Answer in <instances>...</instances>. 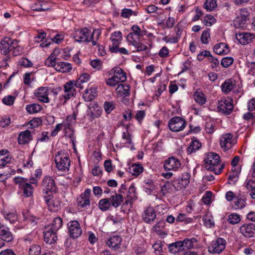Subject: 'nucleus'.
<instances>
[{
    "instance_id": "obj_1",
    "label": "nucleus",
    "mask_w": 255,
    "mask_h": 255,
    "mask_svg": "<svg viewBox=\"0 0 255 255\" xmlns=\"http://www.w3.org/2000/svg\"><path fill=\"white\" fill-rule=\"evenodd\" d=\"M131 32L128 35L127 39L129 44L134 46L136 52L145 51L147 47L144 44H139L137 42L133 41V36H136L137 38H140L146 35L147 31L144 29H141L137 25H133L131 28Z\"/></svg>"
},
{
    "instance_id": "obj_2",
    "label": "nucleus",
    "mask_w": 255,
    "mask_h": 255,
    "mask_svg": "<svg viewBox=\"0 0 255 255\" xmlns=\"http://www.w3.org/2000/svg\"><path fill=\"white\" fill-rule=\"evenodd\" d=\"M219 155L214 152L209 153L207 157L204 159L205 168L208 170L213 171L216 175L220 174L224 166L220 163Z\"/></svg>"
},
{
    "instance_id": "obj_3",
    "label": "nucleus",
    "mask_w": 255,
    "mask_h": 255,
    "mask_svg": "<svg viewBox=\"0 0 255 255\" xmlns=\"http://www.w3.org/2000/svg\"><path fill=\"white\" fill-rule=\"evenodd\" d=\"M85 83L82 80L79 78L76 81H70L66 83L64 85V94L62 95L60 98V100L62 101L64 100L63 104L66 103L67 100L70 99L71 97H73L75 94V89L74 87L82 89L83 87L81 85Z\"/></svg>"
},
{
    "instance_id": "obj_4",
    "label": "nucleus",
    "mask_w": 255,
    "mask_h": 255,
    "mask_svg": "<svg viewBox=\"0 0 255 255\" xmlns=\"http://www.w3.org/2000/svg\"><path fill=\"white\" fill-rule=\"evenodd\" d=\"M55 161L58 170L69 171L71 160L67 152L62 150L58 151L55 154Z\"/></svg>"
},
{
    "instance_id": "obj_5",
    "label": "nucleus",
    "mask_w": 255,
    "mask_h": 255,
    "mask_svg": "<svg viewBox=\"0 0 255 255\" xmlns=\"http://www.w3.org/2000/svg\"><path fill=\"white\" fill-rule=\"evenodd\" d=\"M94 33L87 28L75 29L72 33V37L78 42H90L93 38Z\"/></svg>"
},
{
    "instance_id": "obj_6",
    "label": "nucleus",
    "mask_w": 255,
    "mask_h": 255,
    "mask_svg": "<svg viewBox=\"0 0 255 255\" xmlns=\"http://www.w3.org/2000/svg\"><path fill=\"white\" fill-rule=\"evenodd\" d=\"M18 188L23 191V195L25 197L31 196L33 194V188L31 184L28 183L27 179L21 177H15L13 179Z\"/></svg>"
},
{
    "instance_id": "obj_7",
    "label": "nucleus",
    "mask_w": 255,
    "mask_h": 255,
    "mask_svg": "<svg viewBox=\"0 0 255 255\" xmlns=\"http://www.w3.org/2000/svg\"><path fill=\"white\" fill-rule=\"evenodd\" d=\"M187 123L185 119L180 117H174L168 122L169 129L174 132L183 130L186 126Z\"/></svg>"
},
{
    "instance_id": "obj_8",
    "label": "nucleus",
    "mask_w": 255,
    "mask_h": 255,
    "mask_svg": "<svg viewBox=\"0 0 255 255\" xmlns=\"http://www.w3.org/2000/svg\"><path fill=\"white\" fill-rule=\"evenodd\" d=\"M43 197L48 195H52L56 191V186L54 179L50 176H45L42 181Z\"/></svg>"
},
{
    "instance_id": "obj_9",
    "label": "nucleus",
    "mask_w": 255,
    "mask_h": 255,
    "mask_svg": "<svg viewBox=\"0 0 255 255\" xmlns=\"http://www.w3.org/2000/svg\"><path fill=\"white\" fill-rule=\"evenodd\" d=\"M226 241L222 238H218L215 241H213L211 245L208 247V251L212 254H219L225 249Z\"/></svg>"
},
{
    "instance_id": "obj_10",
    "label": "nucleus",
    "mask_w": 255,
    "mask_h": 255,
    "mask_svg": "<svg viewBox=\"0 0 255 255\" xmlns=\"http://www.w3.org/2000/svg\"><path fill=\"white\" fill-rule=\"evenodd\" d=\"M69 236L73 238H77L82 233L80 224L76 220L71 221L68 224Z\"/></svg>"
},
{
    "instance_id": "obj_11",
    "label": "nucleus",
    "mask_w": 255,
    "mask_h": 255,
    "mask_svg": "<svg viewBox=\"0 0 255 255\" xmlns=\"http://www.w3.org/2000/svg\"><path fill=\"white\" fill-rule=\"evenodd\" d=\"M190 177L191 175L189 173L187 172L183 173L180 179L174 181V189L178 191L185 188L190 183Z\"/></svg>"
},
{
    "instance_id": "obj_12",
    "label": "nucleus",
    "mask_w": 255,
    "mask_h": 255,
    "mask_svg": "<svg viewBox=\"0 0 255 255\" xmlns=\"http://www.w3.org/2000/svg\"><path fill=\"white\" fill-rule=\"evenodd\" d=\"M240 232L246 238L255 236V224L250 223L242 225L240 227Z\"/></svg>"
},
{
    "instance_id": "obj_13",
    "label": "nucleus",
    "mask_w": 255,
    "mask_h": 255,
    "mask_svg": "<svg viewBox=\"0 0 255 255\" xmlns=\"http://www.w3.org/2000/svg\"><path fill=\"white\" fill-rule=\"evenodd\" d=\"M49 88L47 87H41L34 91V95L38 101L48 103L49 102Z\"/></svg>"
},
{
    "instance_id": "obj_14",
    "label": "nucleus",
    "mask_w": 255,
    "mask_h": 255,
    "mask_svg": "<svg viewBox=\"0 0 255 255\" xmlns=\"http://www.w3.org/2000/svg\"><path fill=\"white\" fill-rule=\"evenodd\" d=\"M181 166L180 161L173 156L170 157L164 161V168L166 170H176Z\"/></svg>"
},
{
    "instance_id": "obj_15",
    "label": "nucleus",
    "mask_w": 255,
    "mask_h": 255,
    "mask_svg": "<svg viewBox=\"0 0 255 255\" xmlns=\"http://www.w3.org/2000/svg\"><path fill=\"white\" fill-rule=\"evenodd\" d=\"M233 137V135L229 133L223 134L222 136L220 139V145L225 150L230 149L235 144Z\"/></svg>"
},
{
    "instance_id": "obj_16",
    "label": "nucleus",
    "mask_w": 255,
    "mask_h": 255,
    "mask_svg": "<svg viewBox=\"0 0 255 255\" xmlns=\"http://www.w3.org/2000/svg\"><path fill=\"white\" fill-rule=\"evenodd\" d=\"M0 239L6 242H10L13 239L9 229L1 223H0Z\"/></svg>"
},
{
    "instance_id": "obj_17",
    "label": "nucleus",
    "mask_w": 255,
    "mask_h": 255,
    "mask_svg": "<svg viewBox=\"0 0 255 255\" xmlns=\"http://www.w3.org/2000/svg\"><path fill=\"white\" fill-rule=\"evenodd\" d=\"M255 36L250 33L242 32L236 33V38L240 43L245 45L249 43Z\"/></svg>"
},
{
    "instance_id": "obj_18",
    "label": "nucleus",
    "mask_w": 255,
    "mask_h": 255,
    "mask_svg": "<svg viewBox=\"0 0 255 255\" xmlns=\"http://www.w3.org/2000/svg\"><path fill=\"white\" fill-rule=\"evenodd\" d=\"M44 241L49 245L55 243L57 240L56 232L50 229L49 227H45L44 231Z\"/></svg>"
},
{
    "instance_id": "obj_19",
    "label": "nucleus",
    "mask_w": 255,
    "mask_h": 255,
    "mask_svg": "<svg viewBox=\"0 0 255 255\" xmlns=\"http://www.w3.org/2000/svg\"><path fill=\"white\" fill-rule=\"evenodd\" d=\"M13 43V40L9 37H5L2 39L0 43V48L1 52L3 54L6 55L10 52Z\"/></svg>"
},
{
    "instance_id": "obj_20",
    "label": "nucleus",
    "mask_w": 255,
    "mask_h": 255,
    "mask_svg": "<svg viewBox=\"0 0 255 255\" xmlns=\"http://www.w3.org/2000/svg\"><path fill=\"white\" fill-rule=\"evenodd\" d=\"M219 111L226 115L230 114L233 109V104L230 101H221L219 103L218 107Z\"/></svg>"
},
{
    "instance_id": "obj_21",
    "label": "nucleus",
    "mask_w": 255,
    "mask_h": 255,
    "mask_svg": "<svg viewBox=\"0 0 255 255\" xmlns=\"http://www.w3.org/2000/svg\"><path fill=\"white\" fill-rule=\"evenodd\" d=\"M43 197L49 210L55 211L58 210L60 205V203L58 201H55L52 199L53 194L48 195Z\"/></svg>"
},
{
    "instance_id": "obj_22",
    "label": "nucleus",
    "mask_w": 255,
    "mask_h": 255,
    "mask_svg": "<svg viewBox=\"0 0 255 255\" xmlns=\"http://www.w3.org/2000/svg\"><path fill=\"white\" fill-rule=\"evenodd\" d=\"M156 216L154 209L152 207H149L144 211L143 220L145 222L150 224L154 221Z\"/></svg>"
},
{
    "instance_id": "obj_23",
    "label": "nucleus",
    "mask_w": 255,
    "mask_h": 255,
    "mask_svg": "<svg viewBox=\"0 0 255 255\" xmlns=\"http://www.w3.org/2000/svg\"><path fill=\"white\" fill-rule=\"evenodd\" d=\"M122 238L119 236H113L111 237L107 242V245L110 248L114 250H117L120 248Z\"/></svg>"
},
{
    "instance_id": "obj_24",
    "label": "nucleus",
    "mask_w": 255,
    "mask_h": 255,
    "mask_svg": "<svg viewBox=\"0 0 255 255\" xmlns=\"http://www.w3.org/2000/svg\"><path fill=\"white\" fill-rule=\"evenodd\" d=\"M122 34L120 31H115L111 35L110 40L112 42V45H110L109 48L116 47L119 46L122 40Z\"/></svg>"
},
{
    "instance_id": "obj_25",
    "label": "nucleus",
    "mask_w": 255,
    "mask_h": 255,
    "mask_svg": "<svg viewBox=\"0 0 255 255\" xmlns=\"http://www.w3.org/2000/svg\"><path fill=\"white\" fill-rule=\"evenodd\" d=\"M110 202L112 206L117 208L121 205V203L124 201V197L120 194H118L116 192H113L110 198Z\"/></svg>"
},
{
    "instance_id": "obj_26",
    "label": "nucleus",
    "mask_w": 255,
    "mask_h": 255,
    "mask_svg": "<svg viewBox=\"0 0 255 255\" xmlns=\"http://www.w3.org/2000/svg\"><path fill=\"white\" fill-rule=\"evenodd\" d=\"M32 140V135L29 130L21 132L18 135V142L20 144H25Z\"/></svg>"
},
{
    "instance_id": "obj_27",
    "label": "nucleus",
    "mask_w": 255,
    "mask_h": 255,
    "mask_svg": "<svg viewBox=\"0 0 255 255\" xmlns=\"http://www.w3.org/2000/svg\"><path fill=\"white\" fill-rule=\"evenodd\" d=\"M214 51L219 55H226L229 53L230 50L226 44L220 43L214 46Z\"/></svg>"
},
{
    "instance_id": "obj_28",
    "label": "nucleus",
    "mask_w": 255,
    "mask_h": 255,
    "mask_svg": "<svg viewBox=\"0 0 255 255\" xmlns=\"http://www.w3.org/2000/svg\"><path fill=\"white\" fill-rule=\"evenodd\" d=\"M54 68L58 72L64 73L69 72L72 69L71 64L67 62H57V65H54Z\"/></svg>"
},
{
    "instance_id": "obj_29",
    "label": "nucleus",
    "mask_w": 255,
    "mask_h": 255,
    "mask_svg": "<svg viewBox=\"0 0 255 255\" xmlns=\"http://www.w3.org/2000/svg\"><path fill=\"white\" fill-rule=\"evenodd\" d=\"M116 93L120 96H128L130 94L129 86L125 84H119L116 89Z\"/></svg>"
},
{
    "instance_id": "obj_30",
    "label": "nucleus",
    "mask_w": 255,
    "mask_h": 255,
    "mask_svg": "<svg viewBox=\"0 0 255 255\" xmlns=\"http://www.w3.org/2000/svg\"><path fill=\"white\" fill-rule=\"evenodd\" d=\"M168 250L171 254H175L182 252L183 249V244L181 241H177L173 243L168 245Z\"/></svg>"
},
{
    "instance_id": "obj_31",
    "label": "nucleus",
    "mask_w": 255,
    "mask_h": 255,
    "mask_svg": "<svg viewBox=\"0 0 255 255\" xmlns=\"http://www.w3.org/2000/svg\"><path fill=\"white\" fill-rule=\"evenodd\" d=\"M114 78L119 82H124L127 80V75L123 69L119 67H116L114 69Z\"/></svg>"
},
{
    "instance_id": "obj_32",
    "label": "nucleus",
    "mask_w": 255,
    "mask_h": 255,
    "mask_svg": "<svg viewBox=\"0 0 255 255\" xmlns=\"http://www.w3.org/2000/svg\"><path fill=\"white\" fill-rule=\"evenodd\" d=\"M246 205V202L245 199L243 198L240 195L235 197L233 206L234 209L236 210L242 209L245 208Z\"/></svg>"
},
{
    "instance_id": "obj_33",
    "label": "nucleus",
    "mask_w": 255,
    "mask_h": 255,
    "mask_svg": "<svg viewBox=\"0 0 255 255\" xmlns=\"http://www.w3.org/2000/svg\"><path fill=\"white\" fill-rule=\"evenodd\" d=\"M8 151L7 150H2L0 151V166H4L7 163H10L11 157L6 155Z\"/></svg>"
},
{
    "instance_id": "obj_34",
    "label": "nucleus",
    "mask_w": 255,
    "mask_h": 255,
    "mask_svg": "<svg viewBox=\"0 0 255 255\" xmlns=\"http://www.w3.org/2000/svg\"><path fill=\"white\" fill-rule=\"evenodd\" d=\"M201 146V143L197 139H192L187 148V153L192 154L195 152Z\"/></svg>"
},
{
    "instance_id": "obj_35",
    "label": "nucleus",
    "mask_w": 255,
    "mask_h": 255,
    "mask_svg": "<svg viewBox=\"0 0 255 255\" xmlns=\"http://www.w3.org/2000/svg\"><path fill=\"white\" fill-rule=\"evenodd\" d=\"M111 206L110 199L108 198L101 199L98 203L99 208L102 211L108 210Z\"/></svg>"
},
{
    "instance_id": "obj_36",
    "label": "nucleus",
    "mask_w": 255,
    "mask_h": 255,
    "mask_svg": "<svg viewBox=\"0 0 255 255\" xmlns=\"http://www.w3.org/2000/svg\"><path fill=\"white\" fill-rule=\"evenodd\" d=\"M42 109V106L38 104L28 105L26 107L27 112L30 114L38 113L41 111Z\"/></svg>"
},
{
    "instance_id": "obj_37",
    "label": "nucleus",
    "mask_w": 255,
    "mask_h": 255,
    "mask_svg": "<svg viewBox=\"0 0 255 255\" xmlns=\"http://www.w3.org/2000/svg\"><path fill=\"white\" fill-rule=\"evenodd\" d=\"M62 226V220L60 217H56L53 220L51 225L48 226L50 229L56 232Z\"/></svg>"
},
{
    "instance_id": "obj_38",
    "label": "nucleus",
    "mask_w": 255,
    "mask_h": 255,
    "mask_svg": "<svg viewBox=\"0 0 255 255\" xmlns=\"http://www.w3.org/2000/svg\"><path fill=\"white\" fill-rule=\"evenodd\" d=\"M46 4L43 1H38L32 5L31 8L33 10L39 11L47 10L48 8L46 6Z\"/></svg>"
},
{
    "instance_id": "obj_39",
    "label": "nucleus",
    "mask_w": 255,
    "mask_h": 255,
    "mask_svg": "<svg viewBox=\"0 0 255 255\" xmlns=\"http://www.w3.org/2000/svg\"><path fill=\"white\" fill-rule=\"evenodd\" d=\"M22 48L18 44V41L14 39L13 40V45H12V48L11 51L14 56H16L21 54L22 52Z\"/></svg>"
},
{
    "instance_id": "obj_40",
    "label": "nucleus",
    "mask_w": 255,
    "mask_h": 255,
    "mask_svg": "<svg viewBox=\"0 0 255 255\" xmlns=\"http://www.w3.org/2000/svg\"><path fill=\"white\" fill-rule=\"evenodd\" d=\"M234 88V85L231 80H226L221 85L222 90L225 93H228Z\"/></svg>"
},
{
    "instance_id": "obj_41",
    "label": "nucleus",
    "mask_w": 255,
    "mask_h": 255,
    "mask_svg": "<svg viewBox=\"0 0 255 255\" xmlns=\"http://www.w3.org/2000/svg\"><path fill=\"white\" fill-rule=\"evenodd\" d=\"M96 93L94 90L90 89L86 90L83 95V98L86 102H89L93 100L96 97Z\"/></svg>"
},
{
    "instance_id": "obj_42",
    "label": "nucleus",
    "mask_w": 255,
    "mask_h": 255,
    "mask_svg": "<svg viewBox=\"0 0 255 255\" xmlns=\"http://www.w3.org/2000/svg\"><path fill=\"white\" fill-rule=\"evenodd\" d=\"M173 188H174V182L173 183L169 182H166L164 185L161 187V193L162 195H165L168 193L173 192Z\"/></svg>"
},
{
    "instance_id": "obj_43",
    "label": "nucleus",
    "mask_w": 255,
    "mask_h": 255,
    "mask_svg": "<svg viewBox=\"0 0 255 255\" xmlns=\"http://www.w3.org/2000/svg\"><path fill=\"white\" fill-rule=\"evenodd\" d=\"M203 221L205 226L211 228L215 225L213 217L209 214H206L203 217Z\"/></svg>"
},
{
    "instance_id": "obj_44",
    "label": "nucleus",
    "mask_w": 255,
    "mask_h": 255,
    "mask_svg": "<svg viewBox=\"0 0 255 255\" xmlns=\"http://www.w3.org/2000/svg\"><path fill=\"white\" fill-rule=\"evenodd\" d=\"M217 6L216 0H206L204 4V7L207 11H212Z\"/></svg>"
},
{
    "instance_id": "obj_45",
    "label": "nucleus",
    "mask_w": 255,
    "mask_h": 255,
    "mask_svg": "<svg viewBox=\"0 0 255 255\" xmlns=\"http://www.w3.org/2000/svg\"><path fill=\"white\" fill-rule=\"evenodd\" d=\"M241 221L240 216L237 213L230 214L228 216V221L229 223L235 225L239 223Z\"/></svg>"
},
{
    "instance_id": "obj_46",
    "label": "nucleus",
    "mask_w": 255,
    "mask_h": 255,
    "mask_svg": "<svg viewBox=\"0 0 255 255\" xmlns=\"http://www.w3.org/2000/svg\"><path fill=\"white\" fill-rule=\"evenodd\" d=\"M127 198H130L132 200H136L137 198L136 189L132 184L129 187Z\"/></svg>"
},
{
    "instance_id": "obj_47",
    "label": "nucleus",
    "mask_w": 255,
    "mask_h": 255,
    "mask_svg": "<svg viewBox=\"0 0 255 255\" xmlns=\"http://www.w3.org/2000/svg\"><path fill=\"white\" fill-rule=\"evenodd\" d=\"M130 172L132 175L138 176L143 171V167L139 164H134L130 168Z\"/></svg>"
},
{
    "instance_id": "obj_48",
    "label": "nucleus",
    "mask_w": 255,
    "mask_h": 255,
    "mask_svg": "<svg viewBox=\"0 0 255 255\" xmlns=\"http://www.w3.org/2000/svg\"><path fill=\"white\" fill-rule=\"evenodd\" d=\"M194 98L196 102L200 105L204 104L206 102L204 95L201 92H196L194 95Z\"/></svg>"
},
{
    "instance_id": "obj_49",
    "label": "nucleus",
    "mask_w": 255,
    "mask_h": 255,
    "mask_svg": "<svg viewBox=\"0 0 255 255\" xmlns=\"http://www.w3.org/2000/svg\"><path fill=\"white\" fill-rule=\"evenodd\" d=\"M41 252V247L37 245H32L29 249V255H39Z\"/></svg>"
},
{
    "instance_id": "obj_50",
    "label": "nucleus",
    "mask_w": 255,
    "mask_h": 255,
    "mask_svg": "<svg viewBox=\"0 0 255 255\" xmlns=\"http://www.w3.org/2000/svg\"><path fill=\"white\" fill-rule=\"evenodd\" d=\"M247 190L249 191L255 190V180L252 179H247L244 183Z\"/></svg>"
},
{
    "instance_id": "obj_51",
    "label": "nucleus",
    "mask_w": 255,
    "mask_h": 255,
    "mask_svg": "<svg viewBox=\"0 0 255 255\" xmlns=\"http://www.w3.org/2000/svg\"><path fill=\"white\" fill-rule=\"evenodd\" d=\"M137 12L133 11L129 8H124L122 10L121 12V16L124 18H128L132 15H137Z\"/></svg>"
},
{
    "instance_id": "obj_52",
    "label": "nucleus",
    "mask_w": 255,
    "mask_h": 255,
    "mask_svg": "<svg viewBox=\"0 0 255 255\" xmlns=\"http://www.w3.org/2000/svg\"><path fill=\"white\" fill-rule=\"evenodd\" d=\"M234 62V59L232 57H224L221 62L222 66L225 68H227L231 65Z\"/></svg>"
},
{
    "instance_id": "obj_53",
    "label": "nucleus",
    "mask_w": 255,
    "mask_h": 255,
    "mask_svg": "<svg viewBox=\"0 0 255 255\" xmlns=\"http://www.w3.org/2000/svg\"><path fill=\"white\" fill-rule=\"evenodd\" d=\"M15 97L11 95L5 96L2 100V103L7 106H12L15 101Z\"/></svg>"
},
{
    "instance_id": "obj_54",
    "label": "nucleus",
    "mask_w": 255,
    "mask_h": 255,
    "mask_svg": "<svg viewBox=\"0 0 255 255\" xmlns=\"http://www.w3.org/2000/svg\"><path fill=\"white\" fill-rule=\"evenodd\" d=\"M78 205L82 208L86 207L90 205V200L86 198H83L80 196L78 198Z\"/></svg>"
},
{
    "instance_id": "obj_55",
    "label": "nucleus",
    "mask_w": 255,
    "mask_h": 255,
    "mask_svg": "<svg viewBox=\"0 0 255 255\" xmlns=\"http://www.w3.org/2000/svg\"><path fill=\"white\" fill-rule=\"evenodd\" d=\"M246 21L243 20L242 17H236L234 20V24L236 28H243L245 26Z\"/></svg>"
},
{
    "instance_id": "obj_56",
    "label": "nucleus",
    "mask_w": 255,
    "mask_h": 255,
    "mask_svg": "<svg viewBox=\"0 0 255 255\" xmlns=\"http://www.w3.org/2000/svg\"><path fill=\"white\" fill-rule=\"evenodd\" d=\"M165 223L164 222H159L157 224L154 225L153 227V230L157 233L158 234L167 235L166 233L161 232L160 228H163L164 227Z\"/></svg>"
},
{
    "instance_id": "obj_57",
    "label": "nucleus",
    "mask_w": 255,
    "mask_h": 255,
    "mask_svg": "<svg viewBox=\"0 0 255 255\" xmlns=\"http://www.w3.org/2000/svg\"><path fill=\"white\" fill-rule=\"evenodd\" d=\"M216 22V19L213 15H207L204 20L205 25L210 26Z\"/></svg>"
},
{
    "instance_id": "obj_58",
    "label": "nucleus",
    "mask_w": 255,
    "mask_h": 255,
    "mask_svg": "<svg viewBox=\"0 0 255 255\" xmlns=\"http://www.w3.org/2000/svg\"><path fill=\"white\" fill-rule=\"evenodd\" d=\"M10 124V118L8 116L0 117V126L5 127Z\"/></svg>"
},
{
    "instance_id": "obj_59",
    "label": "nucleus",
    "mask_w": 255,
    "mask_h": 255,
    "mask_svg": "<svg viewBox=\"0 0 255 255\" xmlns=\"http://www.w3.org/2000/svg\"><path fill=\"white\" fill-rule=\"evenodd\" d=\"M104 108L107 114H110L115 109V105L112 102H105Z\"/></svg>"
},
{
    "instance_id": "obj_60",
    "label": "nucleus",
    "mask_w": 255,
    "mask_h": 255,
    "mask_svg": "<svg viewBox=\"0 0 255 255\" xmlns=\"http://www.w3.org/2000/svg\"><path fill=\"white\" fill-rule=\"evenodd\" d=\"M57 59L53 56L50 55L45 61V64L48 66H52L54 68V65H57Z\"/></svg>"
},
{
    "instance_id": "obj_61",
    "label": "nucleus",
    "mask_w": 255,
    "mask_h": 255,
    "mask_svg": "<svg viewBox=\"0 0 255 255\" xmlns=\"http://www.w3.org/2000/svg\"><path fill=\"white\" fill-rule=\"evenodd\" d=\"M110 51L114 53H120L121 54H128V51L124 47L119 48V46H117L116 47H111L110 48Z\"/></svg>"
},
{
    "instance_id": "obj_62",
    "label": "nucleus",
    "mask_w": 255,
    "mask_h": 255,
    "mask_svg": "<svg viewBox=\"0 0 255 255\" xmlns=\"http://www.w3.org/2000/svg\"><path fill=\"white\" fill-rule=\"evenodd\" d=\"M212 195L211 192H206L205 195L202 198V200L205 204L208 205L211 203Z\"/></svg>"
},
{
    "instance_id": "obj_63",
    "label": "nucleus",
    "mask_w": 255,
    "mask_h": 255,
    "mask_svg": "<svg viewBox=\"0 0 255 255\" xmlns=\"http://www.w3.org/2000/svg\"><path fill=\"white\" fill-rule=\"evenodd\" d=\"M210 37V33L209 30L203 31L201 36V40L202 43H208V38Z\"/></svg>"
},
{
    "instance_id": "obj_64",
    "label": "nucleus",
    "mask_w": 255,
    "mask_h": 255,
    "mask_svg": "<svg viewBox=\"0 0 255 255\" xmlns=\"http://www.w3.org/2000/svg\"><path fill=\"white\" fill-rule=\"evenodd\" d=\"M19 64L24 67H31L33 65L31 61L25 58L21 59L19 61Z\"/></svg>"
}]
</instances>
